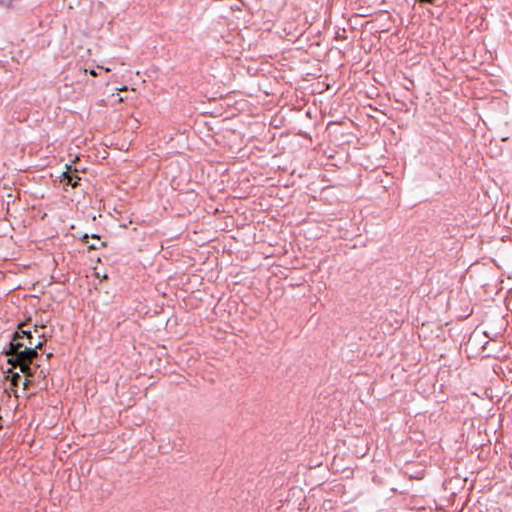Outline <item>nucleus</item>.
Masks as SVG:
<instances>
[{
  "label": "nucleus",
  "mask_w": 512,
  "mask_h": 512,
  "mask_svg": "<svg viewBox=\"0 0 512 512\" xmlns=\"http://www.w3.org/2000/svg\"><path fill=\"white\" fill-rule=\"evenodd\" d=\"M45 341L44 335L39 333L37 325H34L32 331L29 323H20L7 351V354L12 356L9 362L14 366H19L26 377H32L37 367L32 368L31 363L37 356V349H40Z\"/></svg>",
  "instance_id": "nucleus-1"
},
{
  "label": "nucleus",
  "mask_w": 512,
  "mask_h": 512,
  "mask_svg": "<svg viewBox=\"0 0 512 512\" xmlns=\"http://www.w3.org/2000/svg\"><path fill=\"white\" fill-rule=\"evenodd\" d=\"M244 128L245 123L243 121H238L230 126L226 125V157L237 158L239 154H241L239 157L246 156L243 153L244 135L242 129Z\"/></svg>",
  "instance_id": "nucleus-2"
},
{
  "label": "nucleus",
  "mask_w": 512,
  "mask_h": 512,
  "mask_svg": "<svg viewBox=\"0 0 512 512\" xmlns=\"http://www.w3.org/2000/svg\"><path fill=\"white\" fill-rule=\"evenodd\" d=\"M244 25V14H231V17L226 13V29L229 31L226 34V45L231 43L235 49L233 52L237 53L243 49L244 38L241 35L240 26Z\"/></svg>",
  "instance_id": "nucleus-3"
},
{
  "label": "nucleus",
  "mask_w": 512,
  "mask_h": 512,
  "mask_svg": "<svg viewBox=\"0 0 512 512\" xmlns=\"http://www.w3.org/2000/svg\"><path fill=\"white\" fill-rule=\"evenodd\" d=\"M231 96L226 94V121L229 119H233L234 117L240 115L244 107L246 106L245 100L235 101V106L231 107L230 104Z\"/></svg>",
  "instance_id": "nucleus-4"
},
{
  "label": "nucleus",
  "mask_w": 512,
  "mask_h": 512,
  "mask_svg": "<svg viewBox=\"0 0 512 512\" xmlns=\"http://www.w3.org/2000/svg\"><path fill=\"white\" fill-rule=\"evenodd\" d=\"M74 172L75 173H71L68 171L64 172L62 182H64L67 185H71L72 187H76L80 178L76 175L77 170H75Z\"/></svg>",
  "instance_id": "nucleus-5"
},
{
  "label": "nucleus",
  "mask_w": 512,
  "mask_h": 512,
  "mask_svg": "<svg viewBox=\"0 0 512 512\" xmlns=\"http://www.w3.org/2000/svg\"><path fill=\"white\" fill-rule=\"evenodd\" d=\"M242 6H243V2H241L240 0H236L235 3H232V4H228L226 2V9L229 8L230 14H235V13L244 14V12L242 10Z\"/></svg>",
  "instance_id": "nucleus-6"
},
{
  "label": "nucleus",
  "mask_w": 512,
  "mask_h": 512,
  "mask_svg": "<svg viewBox=\"0 0 512 512\" xmlns=\"http://www.w3.org/2000/svg\"><path fill=\"white\" fill-rule=\"evenodd\" d=\"M230 203L226 200V214L230 213ZM226 228H228L229 225H234V220L232 216L226 215V222H225Z\"/></svg>",
  "instance_id": "nucleus-7"
},
{
  "label": "nucleus",
  "mask_w": 512,
  "mask_h": 512,
  "mask_svg": "<svg viewBox=\"0 0 512 512\" xmlns=\"http://www.w3.org/2000/svg\"><path fill=\"white\" fill-rule=\"evenodd\" d=\"M234 93H235V90H231V91H229V92L227 93V94H229V95L231 96V98H230V100H229V101H230V104H231V107L235 106V101H236V100H234V97L232 96V94H234Z\"/></svg>",
  "instance_id": "nucleus-8"
},
{
  "label": "nucleus",
  "mask_w": 512,
  "mask_h": 512,
  "mask_svg": "<svg viewBox=\"0 0 512 512\" xmlns=\"http://www.w3.org/2000/svg\"><path fill=\"white\" fill-rule=\"evenodd\" d=\"M419 3L422 4H431L434 5L438 0H417Z\"/></svg>",
  "instance_id": "nucleus-9"
},
{
  "label": "nucleus",
  "mask_w": 512,
  "mask_h": 512,
  "mask_svg": "<svg viewBox=\"0 0 512 512\" xmlns=\"http://www.w3.org/2000/svg\"><path fill=\"white\" fill-rule=\"evenodd\" d=\"M19 380H20V375H19V374H17V373H16V374H13V375H12V383H13L14 385H17V383H18V381H19Z\"/></svg>",
  "instance_id": "nucleus-10"
},
{
  "label": "nucleus",
  "mask_w": 512,
  "mask_h": 512,
  "mask_svg": "<svg viewBox=\"0 0 512 512\" xmlns=\"http://www.w3.org/2000/svg\"><path fill=\"white\" fill-rule=\"evenodd\" d=\"M29 384V380L26 378L25 381H24V387L26 388Z\"/></svg>",
  "instance_id": "nucleus-11"
},
{
  "label": "nucleus",
  "mask_w": 512,
  "mask_h": 512,
  "mask_svg": "<svg viewBox=\"0 0 512 512\" xmlns=\"http://www.w3.org/2000/svg\"><path fill=\"white\" fill-rule=\"evenodd\" d=\"M90 74H91V75H93V76H96V75H97V73H96V71H95V70H90Z\"/></svg>",
  "instance_id": "nucleus-12"
},
{
  "label": "nucleus",
  "mask_w": 512,
  "mask_h": 512,
  "mask_svg": "<svg viewBox=\"0 0 512 512\" xmlns=\"http://www.w3.org/2000/svg\"><path fill=\"white\" fill-rule=\"evenodd\" d=\"M123 99L119 95H117V101L121 102Z\"/></svg>",
  "instance_id": "nucleus-13"
},
{
  "label": "nucleus",
  "mask_w": 512,
  "mask_h": 512,
  "mask_svg": "<svg viewBox=\"0 0 512 512\" xmlns=\"http://www.w3.org/2000/svg\"><path fill=\"white\" fill-rule=\"evenodd\" d=\"M228 238V236H226V239ZM229 238H232V239H236V237L234 235H230Z\"/></svg>",
  "instance_id": "nucleus-14"
},
{
  "label": "nucleus",
  "mask_w": 512,
  "mask_h": 512,
  "mask_svg": "<svg viewBox=\"0 0 512 512\" xmlns=\"http://www.w3.org/2000/svg\"><path fill=\"white\" fill-rule=\"evenodd\" d=\"M231 303H232V301L229 299L227 305L230 306ZM233 303H236V302L233 301Z\"/></svg>",
  "instance_id": "nucleus-15"
},
{
  "label": "nucleus",
  "mask_w": 512,
  "mask_h": 512,
  "mask_svg": "<svg viewBox=\"0 0 512 512\" xmlns=\"http://www.w3.org/2000/svg\"><path fill=\"white\" fill-rule=\"evenodd\" d=\"M486 337L492 339V337L488 334V332H485Z\"/></svg>",
  "instance_id": "nucleus-16"
},
{
  "label": "nucleus",
  "mask_w": 512,
  "mask_h": 512,
  "mask_svg": "<svg viewBox=\"0 0 512 512\" xmlns=\"http://www.w3.org/2000/svg\"><path fill=\"white\" fill-rule=\"evenodd\" d=\"M226 252H232L231 246L229 247V249H226Z\"/></svg>",
  "instance_id": "nucleus-17"
}]
</instances>
